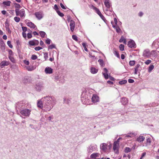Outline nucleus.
Wrapping results in <instances>:
<instances>
[{
  "instance_id": "obj_1",
  "label": "nucleus",
  "mask_w": 159,
  "mask_h": 159,
  "mask_svg": "<svg viewBox=\"0 0 159 159\" xmlns=\"http://www.w3.org/2000/svg\"><path fill=\"white\" fill-rule=\"evenodd\" d=\"M43 103V107L45 111H50L56 104V99L52 96H47L42 98Z\"/></svg>"
},
{
  "instance_id": "obj_2",
  "label": "nucleus",
  "mask_w": 159,
  "mask_h": 159,
  "mask_svg": "<svg viewBox=\"0 0 159 159\" xmlns=\"http://www.w3.org/2000/svg\"><path fill=\"white\" fill-rule=\"evenodd\" d=\"M89 96L87 94L86 92H83L81 94V100L84 104H88L89 101Z\"/></svg>"
},
{
  "instance_id": "obj_3",
  "label": "nucleus",
  "mask_w": 159,
  "mask_h": 159,
  "mask_svg": "<svg viewBox=\"0 0 159 159\" xmlns=\"http://www.w3.org/2000/svg\"><path fill=\"white\" fill-rule=\"evenodd\" d=\"M156 53L155 50H153L150 52L149 49H146L143 51V56L144 57L149 58L151 55L153 57L156 56Z\"/></svg>"
},
{
  "instance_id": "obj_4",
  "label": "nucleus",
  "mask_w": 159,
  "mask_h": 159,
  "mask_svg": "<svg viewBox=\"0 0 159 159\" xmlns=\"http://www.w3.org/2000/svg\"><path fill=\"white\" fill-rule=\"evenodd\" d=\"M31 110L28 109L24 108L20 111V113L23 116L29 117L30 114Z\"/></svg>"
},
{
  "instance_id": "obj_5",
  "label": "nucleus",
  "mask_w": 159,
  "mask_h": 159,
  "mask_svg": "<svg viewBox=\"0 0 159 159\" xmlns=\"http://www.w3.org/2000/svg\"><path fill=\"white\" fill-rule=\"evenodd\" d=\"M34 15L37 19L39 20L42 19L44 16L43 11H41L35 12L34 14Z\"/></svg>"
},
{
  "instance_id": "obj_6",
  "label": "nucleus",
  "mask_w": 159,
  "mask_h": 159,
  "mask_svg": "<svg viewBox=\"0 0 159 159\" xmlns=\"http://www.w3.org/2000/svg\"><path fill=\"white\" fill-rule=\"evenodd\" d=\"M15 11L17 16H20L21 17H23L25 16V11L24 9L19 11V9H16Z\"/></svg>"
},
{
  "instance_id": "obj_7",
  "label": "nucleus",
  "mask_w": 159,
  "mask_h": 159,
  "mask_svg": "<svg viewBox=\"0 0 159 159\" xmlns=\"http://www.w3.org/2000/svg\"><path fill=\"white\" fill-rule=\"evenodd\" d=\"M97 148L96 145L91 144L88 148L87 151L88 153H91L93 151L95 150Z\"/></svg>"
},
{
  "instance_id": "obj_8",
  "label": "nucleus",
  "mask_w": 159,
  "mask_h": 159,
  "mask_svg": "<svg viewBox=\"0 0 159 159\" xmlns=\"http://www.w3.org/2000/svg\"><path fill=\"white\" fill-rule=\"evenodd\" d=\"M128 46L129 47L131 48H135L136 47V45L135 42L132 40H131L128 42Z\"/></svg>"
},
{
  "instance_id": "obj_9",
  "label": "nucleus",
  "mask_w": 159,
  "mask_h": 159,
  "mask_svg": "<svg viewBox=\"0 0 159 159\" xmlns=\"http://www.w3.org/2000/svg\"><path fill=\"white\" fill-rule=\"evenodd\" d=\"M44 72L47 74H50L53 73V69L50 67L47 66L44 70Z\"/></svg>"
},
{
  "instance_id": "obj_10",
  "label": "nucleus",
  "mask_w": 159,
  "mask_h": 159,
  "mask_svg": "<svg viewBox=\"0 0 159 159\" xmlns=\"http://www.w3.org/2000/svg\"><path fill=\"white\" fill-rule=\"evenodd\" d=\"M107 144L106 143H102L100 145V148L104 152H106L107 149Z\"/></svg>"
},
{
  "instance_id": "obj_11",
  "label": "nucleus",
  "mask_w": 159,
  "mask_h": 159,
  "mask_svg": "<svg viewBox=\"0 0 159 159\" xmlns=\"http://www.w3.org/2000/svg\"><path fill=\"white\" fill-rule=\"evenodd\" d=\"M75 24L74 20H71L70 21V29L71 31L73 32L75 27Z\"/></svg>"
},
{
  "instance_id": "obj_12",
  "label": "nucleus",
  "mask_w": 159,
  "mask_h": 159,
  "mask_svg": "<svg viewBox=\"0 0 159 159\" xmlns=\"http://www.w3.org/2000/svg\"><path fill=\"white\" fill-rule=\"evenodd\" d=\"M35 87L37 91H40L43 89V86L42 84L38 83L35 85Z\"/></svg>"
},
{
  "instance_id": "obj_13",
  "label": "nucleus",
  "mask_w": 159,
  "mask_h": 159,
  "mask_svg": "<svg viewBox=\"0 0 159 159\" xmlns=\"http://www.w3.org/2000/svg\"><path fill=\"white\" fill-rule=\"evenodd\" d=\"M119 144L117 143L116 142H114L113 144V149L116 153H118V147Z\"/></svg>"
},
{
  "instance_id": "obj_14",
  "label": "nucleus",
  "mask_w": 159,
  "mask_h": 159,
  "mask_svg": "<svg viewBox=\"0 0 159 159\" xmlns=\"http://www.w3.org/2000/svg\"><path fill=\"white\" fill-rule=\"evenodd\" d=\"M43 100L41 99L39 100L38 101L37 105V107L40 108L42 109L43 107Z\"/></svg>"
},
{
  "instance_id": "obj_15",
  "label": "nucleus",
  "mask_w": 159,
  "mask_h": 159,
  "mask_svg": "<svg viewBox=\"0 0 159 159\" xmlns=\"http://www.w3.org/2000/svg\"><path fill=\"white\" fill-rule=\"evenodd\" d=\"M91 99L93 102H96L99 101V97L96 94H93Z\"/></svg>"
},
{
  "instance_id": "obj_16",
  "label": "nucleus",
  "mask_w": 159,
  "mask_h": 159,
  "mask_svg": "<svg viewBox=\"0 0 159 159\" xmlns=\"http://www.w3.org/2000/svg\"><path fill=\"white\" fill-rule=\"evenodd\" d=\"M145 139L144 137L142 135H140L136 139V141L139 143H142Z\"/></svg>"
},
{
  "instance_id": "obj_17",
  "label": "nucleus",
  "mask_w": 159,
  "mask_h": 159,
  "mask_svg": "<svg viewBox=\"0 0 159 159\" xmlns=\"http://www.w3.org/2000/svg\"><path fill=\"white\" fill-rule=\"evenodd\" d=\"M128 102V100L127 98L123 97L121 98L120 100V102L122 103V104L124 105L126 104Z\"/></svg>"
},
{
  "instance_id": "obj_18",
  "label": "nucleus",
  "mask_w": 159,
  "mask_h": 159,
  "mask_svg": "<svg viewBox=\"0 0 159 159\" xmlns=\"http://www.w3.org/2000/svg\"><path fill=\"white\" fill-rule=\"evenodd\" d=\"M9 62L7 61H2L0 63V66L2 68L3 67L5 66H7L9 65Z\"/></svg>"
},
{
  "instance_id": "obj_19",
  "label": "nucleus",
  "mask_w": 159,
  "mask_h": 159,
  "mask_svg": "<svg viewBox=\"0 0 159 159\" xmlns=\"http://www.w3.org/2000/svg\"><path fill=\"white\" fill-rule=\"evenodd\" d=\"M104 4L107 8H109L111 6L109 0H105Z\"/></svg>"
},
{
  "instance_id": "obj_20",
  "label": "nucleus",
  "mask_w": 159,
  "mask_h": 159,
  "mask_svg": "<svg viewBox=\"0 0 159 159\" xmlns=\"http://www.w3.org/2000/svg\"><path fill=\"white\" fill-rule=\"evenodd\" d=\"M26 25L28 26L33 29H34L36 27V26L31 22H27Z\"/></svg>"
},
{
  "instance_id": "obj_21",
  "label": "nucleus",
  "mask_w": 159,
  "mask_h": 159,
  "mask_svg": "<svg viewBox=\"0 0 159 159\" xmlns=\"http://www.w3.org/2000/svg\"><path fill=\"white\" fill-rule=\"evenodd\" d=\"M105 13L107 15H110L113 14V11L112 9L109 8H106Z\"/></svg>"
},
{
  "instance_id": "obj_22",
  "label": "nucleus",
  "mask_w": 159,
  "mask_h": 159,
  "mask_svg": "<svg viewBox=\"0 0 159 159\" xmlns=\"http://www.w3.org/2000/svg\"><path fill=\"white\" fill-rule=\"evenodd\" d=\"M90 72L93 74L96 73L98 71V69L95 67H91L90 68Z\"/></svg>"
},
{
  "instance_id": "obj_23",
  "label": "nucleus",
  "mask_w": 159,
  "mask_h": 159,
  "mask_svg": "<svg viewBox=\"0 0 159 159\" xmlns=\"http://www.w3.org/2000/svg\"><path fill=\"white\" fill-rule=\"evenodd\" d=\"M99 154L98 153H93L92 154L90 157L91 158H95L98 157Z\"/></svg>"
},
{
  "instance_id": "obj_24",
  "label": "nucleus",
  "mask_w": 159,
  "mask_h": 159,
  "mask_svg": "<svg viewBox=\"0 0 159 159\" xmlns=\"http://www.w3.org/2000/svg\"><path fill=\"white\" fill-rule=\"evenodd\" d=\"M113 53L118 58H120V55L118 53V52H117V51L116 50V48H114L113 49Z\"/></svg>"
},
{
  "instance_id": "obj_25",
  "label": "nucleus",
  "mask_w": 159,
  "mask_h": 159,
  "mask_svg": "<svg viewBox=\"0 0 159 159\" xmlns=\"http://www.w3.org/2000/svg\"><path fill=\"white\" fill-rule=\"evenodd\" d=\"M146 146L150 145L151 143V139L150 138H147L146 139Z\"/></svg>"
},
{
  "instance_id": "obj_26",
  "label": "nucleus",
  "mask_w": 159,
  "mask_h": 159,
  "mask_svg": "<svg viewBox=\"0 0 159 159\" xmlns=\"http://www.w3.org/2000/svg\"><path fill=\"white\" fill-rule=\"evenodd\" d=\"M154 68V66L152 65H151L149 67L148 69V72H151Z\"/></svg>"
},
{
  "instance_id": "obj_27",
  "label": "nucleus",
  "mask_w": 159,
  "mask_h": 159,
  "mask_svg": "<svg viewBox=\"0 0 159 159\" xmlns=\"http://www.w3.org/2000/svg\"><path fill=\"white\" fill-rule=\"evenodd\" d=\"M26 69L30 71H32L34 70L35 68L33 66H27L26 67Z\"/></svg>"
},
{
  "instance_id": "obj_28",
  "label": "nucleus",
  "mask_w": 159,
  "mask_h": 159,
  "mask_svg": "<svg viewBox=\"0 0 159 159\" xmlns=\"http://www.w3.org/2000/svg\"><path fill=\"white\" fill-rule=\"evenodd\" d=\"M11 3V2L10 1L4 2L2 3L3 4L7 6H10Z\"/></svg>"
},
{
  "instance_id": "obj_29",
  "label": "nucleus",
  "mask_w": 159,
  "mask_h": 159,
  "mask_svg": "<svg viewBox=\"0 0 159 159\" xmlns=\"http://www.w3.org/2000/svg\"><path fill=\"white\" fill-rule=\"evenodd\" d=\"M39 34H40V36L42 38H44L45 37V35H46V33L43 31H40L39 32Z\"/></svg>"
},
{
  "instance_id": "obj_30",
  "label": "nucleus",
  "mask_w": 159,
  "mask_h": 159,
  "mask_svg": "<svg viewBox=\"0 0 159 159\" xmlns=\"http://www.w3.org/2000/svg\"><path fill=\"white\" fill-rule=\"evenodd\" d=\"M127 82V81L126 80H123L120 81L119 82V84H120L122 85L123 84H126Z\"/></svg>"
},
{
  "instance_id": "obj_31",
  "label": "nucleus",
  "mask_w": 159,
  "mask_h": 159,
  "mask_svg": "<svg viewBox=\"0 0 159 159\" xmlns=\"http://www.w3.org/2000/svg\"><path fill=\"white\" fill-rule=\"evenodd\" d=\"M120 49L121 51H123L124 49V45L123 44H121L119 46Z\"/></svg>"
},
{
  "instance_id": "obj_32",
  "label": "nucleus",
  "mask_w": 159,
  "mask_h": 159,
  "mask_svg": "<svg viewBox=\"0 0 159 159\" xmlns=\"http://www.w3.org/2000/svg\"><path fill=\"white\" fill-rule=\"evenodd\" d=\"M56 46L54 44H52L50 45L48 47V49H52L53 48H55Z\"/></svg>"
},
{
  "instance_id": "obj_33",
  "label": "nucleus",
  "mask_w": 159,
  "mask_h": 159,
  "mask_svg": "<svg viewBox=\"0 0 159 159\" xmlns=\"http://www.w3.org/2000/svg\"><path fill=\"white\" fill-rule=\"evenodd\" d=\"M9 58L10 61L13 63H14L15 62V61L13 57L11 56H9Z\"/></svg>"
},
{
  "instance_id": "obj_34",
  "label": "nucleus",
  "mask_w": 159,
  "mask_h": 159,
  "mask_svg": "<svg viewBox=\"0 0 159 159\" xmlns=\"http://www.w3.org/2000/svg\"><path fill=\"white\" fill-rule=\"evenodd\" d=\"M14 20L16 22H18L20 21V19L19 17L16 16L14 17Z\"/></svg>"
},
{
  "instance_id": "obj_35",
  "label": "nucleus",
  "mask_w": 159,
  "mask_h": 159,
  "mask_svg": "<svg viewBox=\"0 0 159 159\" xmlns=\"http://www.w3.org/2000/svg\"><path fill=\"white\" fill-rule=\"evenodd\" d=\"M131 151V149L128 147H126L125 148V152L126 153H128L130 152Z\"/></svg>"
},
{
  "instance_id": "obj_36",
  "label": "nucleus",
  "mask_w": 159,
  "mask_h": 159,
  "mask_svg": "<svg viewBox=\"0 0 159 159\" xmlns=\"http://www.w3.org/2000/svg\"><path fill=\"white\" fill-rule=\"evenodd\" d=\"M103 75H104L105 78L106 79H108V75L107 73H102Z\"/></svg>"
},
{
  "instance_id": "obj_37",
  "label": "nucleus",
  "mask_w": 159,
  "mask_h": 159,
  "mask_svg": "<svg viewBox=\"0 0 159 159\" xmlns=\"http://www.w3.org/2000/svg\"><path fill=\"white\" fill-rule=\"evenodd\" d=\"M82 46L84 48V50L86 52H88V50L86 47V44L85 43H82Z\"/></svg>"
},
{
  "instance_id": "obj_38",
  "label": "nucleus",
  "mask_w": 159,
  "mask_h": 159,
  "mask_svg": "<svg viewBox=\"0 0 159 159\" xmlns=\"http://www.w3.org/2000/svg\"><path fill=\"white\" fill-rule=\"evenodd\" d=\"M98 62L99 63L100 65L101 66H103V61L102 59H99L98 60Z\"/></svg>"
},
{
  "instance_id": "obj_39",
  "label": "nucleus",
  "mask_w": 159,
  "mask_h": 159,
  "mask_svg": "<svg viewBox=\"0 0 159 159\" xmlns=\"http://www.w3.org/2000/svg\"><path fill=\"white\" fill-rule=\"evenodd\" d=\"M115 29L116 30V32L118 33L120 32L121 31V29L118 26H117V27H116Z\"/></svg>"
},
{
  "instance_id": "obj_40",
  "label": "nucleus",
  "mask_w": 159,
  "mask_h": 159,
  "mask_svg": "<svg viewBox=\"0 0 159 159\" xmlns=\"http://www.w3.org/2000/svg\"><path fill=\"white\" fill-rule=\"evenodd\" d=\"M44 57L45 59V60H46L48 58V53L47 52L44 53Z\"/></svg>"
},
{
  "instance_id": "obj_41",
  "label": "nucleus",
  "mask_w": 159,
  "mask_h": 159,
  "mask_svg": "<svg viewBox=\"0 0 159 159\" xmlns=\"http://www.w3.org/2000/svg\"><path fill=\"white\" fill-rule=\"evenodd\" d=\"M57 12L58 15L61 17H63L64 16V14L62 13L59 10H57Z\"/></svg>"
},
{
  "instance_id": "obj_42",
  "label": "nucleus",
  "mask_w": 159,
  "mask_h": 159,
  "mask_svg": "<svg viewBox=\"0 0 159 159\" xmlns=\"http://www.w3.org/2000/svg\"><path fill=\"white\" fill-rule=\"evenodd\" d=\"M7 44L8 46L11 48H12L13 47L12 45H11V42L10 41H8L7 42Z\"/></svg>"
},
{
  "instance_id": "obj_43",
  "label": "nucleus",
  "mask_w": 159,
  "mask_h": 159,
  "mask_svg": "<svg viewBox=\"0 0 159 159\" xmlns=\"http://www.w3.org/2000/svg\"><path fill=\"white\" fill-rule=\"evenodd\" d=\"M129 64L131 66H133L135 64V61H129Z\"/></svg>"
},
{
  "instance_id": "obj_44",
  "label": "nucleus",
  "mask_w": 159,
  "mask_h": 159,
  "mask_svg": "<svg viewBox=\"0 0 159 159\" xmlns=\"http://www.w3.org/2000/svg\"><path fill=\"white\" fill-rule=\"evenodd\" d=\"M94 10L95 11V12H96V13H97V14H98L99 16V15H100L101 14V13L99 11V9H98L97 8Z\"/></svg>"
},
{
  "instance_id": "obj_45",
  "label": "nucleus",
  "mask_w": 159,
  "mask_h": 159,
  "mask_svg": "<svg viewBox=\"0 0 159 159\" xmlns=\"http://www.w3.org/2000/svg\"><path fill=\"white\" fill-rule=\"evenodd\" d=\"M37 57L36 55H32L31 56V58L32 60H35L37 59Z\"/></svg>"
},
{
  "instance_id": "obj_46",
  "label": "nucleus",
  "mask_w": 159,
  "mask_h": 159,
  "mask_svg": "<svg viewBox=\"0 0 159 159\" xmlns=\"http://www.w3.org/2000/svg\"><path fill=\"white\" fill-rule=\"evenodd\" d=\"M21 104V102L18 103H17L16 104V107L17 108H18V109H19L20 108L19 107H21V106H22V105H20H20Z\"/></svg>"
},
{
  "instance_id": "obj_47",
  "label": "nucleus",
  "mask_w": 159,
  "mask_h": 159,
  "mask_svg": "<svg viewBox=\"0 0 159 159\" xmlns=\"http://www.w3.org/2000/svg\"><path fill=\"white\" fill-rule=\"evenodd\" d=\"M72 38L74 40H75V41H78L77 37V36L76 35H73L72 36Z\"/></svg>"
},
{
  "instance_id": "obj_48",
  "label": "nucleus",
  "mask_w": 159,
  "mask_h": 159,
  "mask_svg": "<svg viewBox=\"0 0 159 159\" xmlns=\"http://www.w3.org/2000/svg\"><path fill=\"white\" fill-rule=\"evenodd\" d=\"M125 39L124 38L123 36H122L121 37L120 39L119 40V42L120 43H122L125 40Z\"/></svg>"
},
{
  "instance_id": "obj_49",
  "label": "nucleus",
  "mask_w": 159,
  "mask_h": 159,
  "mask_svg": "<svg viewBox=\"0 0 159 159\" xmlns=\"http://www.w3.org/2000/svg\"><path fill=\"white\" fill-rule=\"evenodd\" d=\"M152 61L151 60H148L144 62V63L146 65H148Z\"/></svg>"
},
{
  "instance_id": "obj_50",
  "label": "nucleus",
  "mask_w": 159,
  "mask_h": 159,
  "mask_svg": "<svg viewBox=\"0 0 159 159\" xmlns=\"http://www.w3.org/2000/svg\"><path fill=\"white\" fill-rule=\"evenodd\" d=\"M51 40L49 39H48L46 40L45 43L48 44H49L51 43Z\"/></svg>"
},
{
  "instance_id": "obj_51",
  "label": "nucleus",
  "mask_w": 159,
  "mask_h": 159,
  "mask_svg": "<svg viewBox=\"0 0 159 159\" xmlns=\"http://www.w3.org/2000/svg\"><path fill=\"white\" fill-rule=\"evenodd\" d=\"M29 44L31 46H34L35 45V43L33 41H30L29 42Z\"/></svg>"
},
{
  "instance_id": "obj_52",
  "label": "nucleus",
  "mask_w": 159,
  "mask_h": 159,
  "mask_svg": "<svg viewBox=\"0 0 159 159\" xmlns=\"http://www.w3.org/2000/svg\"><path fill=\"white\" fill-rule=\"evenodd\" d=\"M42 49V48L39 47V46L37 47L34 48V49L36 51H39Z\"/></svg>"
},
{
  "instance_id": "obj_53",
  "label": "nucleus",
  "mask_w": 159,
  "mask_h": 159,
  "mask_svg": "<svg viewBox=\"0 0 159 159\" xmlns=\"http://www.w3.org/2000/svg\"><path fill=\"white\" fill-rule=\"evenodd\" d=\"M99 16L105 22V21L106 20V19L105 17L103 16V15L102 14V13L99 15Z\"/></svg>"
},
{
  "instance_id": "obj_54",
  "label": "nucleus",
  "mask_w": 159,
  "mask_h": 159,
  "mask_svg": "<svg viewBox=\"0 0 159 159\" xmlns=\"http://www.w3.org/2000/svg\"><path fill=\"white\" fill-rule=\"evenodd\" d=\"M22 31L23 32H25L27 30V28L26 27L22 26Z\"/></svg>"
},
{
  "instance_id": "obj_55",
  "label": "nucleus",
  "mask_w": 159,
  "mask_h": 159,
  "mask_svg": "<svg viewBox=\"0 0 159 159\" xmlns=\"http://www.w3.org/2000/svg\"><path fill=\"white\" fill-rule=\"evenodd\" d=\"M15 7L16 9H19L20 8V6L18 4L16 3Z\"/></svg>"
},
{
  "instance_id": "obj_56",
  "label": "nucleus",
  "mask_w": 159,
  "mask_h": 159,
  "mask_svg": "<svg viewBox=\"0 0 159 159\" xmlns=\"http://www.w3.org/2000/svg\"><path fill=\"white\" fill-rule=\"evenodd\" d=\"M27 37L28 39H30L32 38V35L30 33H28L27 34Z\"/></svg>"
},
{
  "instance_id": "obj_57",
  "label": "nucleus",
  "mask_w": 159,
  "mask_h": 159,
  "mask_svg": "<svg viewBox=\"0 0 159 159\" xmlns=\"http://www.w3.org/2000/svg\"><path fill=\"white\" fill-rule=\"evenodd\" d=\"M128 81L130 83H132L134 82V80H133L130 79H129Z\"/></svg>"
},
{
  "instance_id": "obj_58",
  "label": "nucleus",
  "mask_w": 159,
  "mask_h": 159,
  "mask_svg": "<svg viewBox=\"0 0 159 159\" xmlns=\"http://www.w3.org/2000/svg\"><path fill=\"white\" fill-rule=\"evenodd\" d=\"M24 63L26 65H29V62L28 61H26V60H24Z\"/></svg>"
},
{
  "instance_id": "obj_59",
  "label": "nucleus",
  "mask_w": 159,
  "mask_h": 159,
  "mask_svg": "<svg viewBox=\"0 0 159 159\" xmlns=\"http://www.w3.org/2000/svg\"><path fill=\"white\" fill-rule=\"evenodd\" d=\"M6 30L8 31V32L9 33H11V31L10 29L8 27H6Z\"/></svg>"
},
{
  "instance_id": "obj_60",
  "label": "nucleus",
  "mask_w": 159,
  "mask_h": 159,
  "mask_svg": "<svg viewBox=\"0 0 159 159\" xmlns=\"http://www.w3.org/2000/svg\"><path fill=\"white\" fill-rule=\"evenodd\" d=\"M22 35H23V36L25 39L26 38V34L25 32H22Z\"/></svg>"
},
{
  "instance_id": "obj_61",
  "label": "nucleus",
  "mask_w": 159,
  "mask_h": 159,
  "mask_svg": "<svg viewBox=\"0 0 159 159\" xmlns=\"http://www.w3.org/2000/svg\"><path fill=\"white\" fill-rule=\"evenodd\" d=\"M60 5L62 9H66L65 7L64 6V5L62 3H60Z\"/></svg>"
},
{
  "instance_id": "obj_62",
  "label": "nucleus",
  "mask_w": 159,
  "mask_h": 159,
  "mask_svg": "<svg viewBox=\"0 0 159 159\" xmlns=\"http://www.w3.org/2000/svg\"><path fill=\"white\" fill-rule=\"evenodd\" d=\"M40 44L41 46H43L44 45V43L42 40H40Z\"/></svg>"
},
{
  "instance_id": "obj_63",
  "label": "nucleus",
  "mask_w": 159,
  "mask_h": 159,
  "mask_svg": "<svg viewBox=\"0 0 159 159\" xmlns=\"http://www.w3.org/2000/svg\"><path fill=\"white\" fill-rule=\"evenodd\" d=\"M146 155V153L145 152H143L142 154V155L141 156V157H140V158H143Z\"/></svg>"
},
{
  "instance_id": "obj_64",
  "label": "nucleus",
  "mask_w": 159,
  "mask_h": 159,
  "mask_svg": "<svg viewBox=\"0 0 159 159\" xmlns=\"http://www.w3.org/2000/svg\"><path fill=\"white\" fill-rule=\"evenodd\" d=\"M54 9L56 10V11L57 10H58V7L57 6V5L55 4V5H54Z\"/></svg>"
}]
</instances>
